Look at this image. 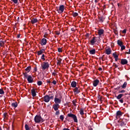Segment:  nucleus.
<instances>
[{
    "mask_svg": "<svg viewBox=\"0 0 130 130\" xmlns=\"http://www.w3.org/2000/svg\"><path fill=\"white\" fill-rule=\"evenodd\" d=\"M50 96V94L49 95H46L44 97V102H46V103H48L49 101H50V100L49 99V96Z\"/></svg>",
    "mask_w": 130,
    "mask_h": 130,
    "instance_id": "nucleus-7",
    "label": "nucleus"
},
{
    "mask_svg": "<svg viewBox=\"0 0 130 130\" xmlns=\"http://www.w3.org/2000/svg\"><path fill=\"white\" fill-rule=\"evenodd\" d=\"M46 43H47V40L45 38H43L40 42V44L42 46L46 45Z\"/></svg>",
    "mask_w": 130,
    "mask_h": 130,
    "instance_id": "nucleus-6",
    "label": "nucleus"
},
{
    "mask_svg": "<svg viewBox=\"0 0 130 130\" xmlns=\"http://www.w3.org/2000/svg\"><path fill=\"white\" fill-rule=\"evenodd\" d=\"M56 11L58 14H62L64 12L65 6L63 5H59V7H56Z\"/></svg>",
    "mask_w": 130,
    "mask_h": 130,
    "instance_id": "nucleus-2",
    "label": "nucleus"
},
{
    "mask_svg": "<svg viewBox=\"0 0 130 130\" xmlns=\"http://www.w3.org/2000/svg\"><path fill=\"white\" fill-rule=\"evenodd\" d=\"M118 58H115V61H117Z\"/></svg>",
    "mask_w": 130,
    "mask_h": 130,
    "instance_id": "nucleus-63",
    "label": "nucleus"
},
{
    "mask_svg": "<svg viewBox=\"0 0 130 130\" xmlns=\"http://www.w3.org/2000/svg\"><path fill=\"white\" fill-rule=\"evenodd\" d=\"M119 102H120V103H123L124 101V99L122 98L120 100H119Z\"/></svg>",
    "mask_w": 130,
    "mask_h": 130,
    "instance_id": "nucleus-40",
    "label": "nucleus"
},
{
    "mask_svg": "<svg viewBox=\"0 0 130 130\" xmlns=\"http://www.w3.org/2000/svg\"><path fill=\"white\" fill-rule=\"evenodd\" d=\"M25 130H30V127H29V125H28L27 124L25 125Z\"/></svg>",
    "mask_w": 130,
    "mask_h": 130,
    "instance_id": "nucleus-33",
    "label": "nucleus"
},
{
    "mask_svg": "<svg viewBox=\"0 0 130 130\" xmlns=\"http://www.w3.org/2000/svg\"><path fill=\"white\" fill-rule=\"evenodd\" d=\"M89 36H90V34H89V33H87L85 35V37H86V38H89Z\"/></svg>",
    "mask_w": 130,
    "mask_h": 130,
    "instance_id": "nucleus-45",
    "label": "nucleus"
},
{
    "mask_svg": "<svg viewBox=\"0 0 130 130\" xmlns=\"http://www.w3.org/2000/svg\"><path fill=\"white\" fill-rule=\"evenodd\" d=\"M42 69L43 70H46L49 68V63L48 62H43L42 64H41Z\"/></svg>",
    "mask_w": 130,
    "mask_h": 130,
    "instance_id": "nucleus-4",
    "label": "nucleus"
},
{
    "mask_svg": "<svg viewBox=\"0 0 130 130\" xmlns=\"http://www.w3.org/2000/svg\"><path fill=\"white\" fill-rule=\"evenodd\" d=\"M114 67H115L116 68L118 67V66L116 65V64L115 63H114Z\"/></svg>",
    "mask_w": 130,
    "mask_h": 130,
    "instance_id": "nucleus-55",
    "label": "nucleus"
},
{
    "mask_svg": "<svg viewBox=\"0 0 130 130\" xmlns=\"http://www.w3.org/2000/svg\"><path fill=\"white\" fill-rule=\"evenodd\" d=\"M0 43L5 45V42L4 41H0Z\"/></svg>",
    "mask_w": 130,
    "mask_h": 130,
    "instance_id": "nucleus-49",
    "label": "nucleus"
},
{
    "mask_svg": "<svg viewBox=\"0 0 130 130\" xmlns=\"http://www.w3.org/2000/svg\"><path fill=\"white\" fill-rule=\"evenodd\" d=\"M12 107H14V108H17V107H18V103H17V102L12 103Z\"/></svg>",
    "mask_w": 130,
    "mask_h": 130,
    "instance_id": "nucleus-23",
    "label": "nucleus"
},
{
    "mask_svg": "<svg viewBox=\"0 0 130 130\" xmlns=\"http://www.w3.org/2000/svg\"><path fill=\"white\" fill-rule=\"evenodd\" d=\"M122 33H123V34H125V33H126V29H125L122 30Z\"/></svg>",
    "mask_w": 130,
    "mask_h": 130,
    "instance_id": "nucleus-46",
    "label": "nucleus"
},
{
    "mask_svg": "<svg viewBox=\"0 0 130 130\" xmlns=\"http://www.w3.org/2000/svg\"><path fill=\"white\" fill-rule=\"evenodd\" d=\"M71 86L72 87V88H76V87L77 86V82L76 81H73L71 83Z\"/></svg>",
    "mask_w": 130,
    "mask_h": 130,
    "instance_id": "nucleus-22",
    "label": "nucleus"
},
{
    "mask_svg": "<svg viewBox=\"0 0 130 130\" xmlns=\"http://www.w3.org/2000/svg\"><path fill=\"white\" fill-rule=\"evenodd\" d=\"M119 89H120V86L117 87V88H116V90H119Z\"/></svg>",
    "mask_w": 130,
    "mask_h": 130,
    "instance_id": "nucleus-56",
    "label": "nucleus"
},
{
    "mask_svg": "<svg viewBox=\"0 0 130 130\" xmlns=\"http://www.w3.org/2000/svg\"><path fill=\"white\" fill-rule=\"evenodd\" d=\"M31 69L32 68L31 66H28L25 69V72L23 73H26V74H28V73H29L30 71H31Z\"/></svg>",
    "mask_w": 130,
    "mask_h": 130,
    "instance_id": "nucleus-17",
    "label": "nucleus"
},
{
    "mask_svg": "<svg viewBox=\"0 0 130 130\" xmlns=\"http://www.w3.org/2000/svg\"><path fill=\"white\" fill-rule=\"evenodd\" d=\"M11 2H13V3H14V4H18V0H11Z\"/></svg>",
    "mask_w": 130,
    "mask_h": 130,
    "instance_id": "nucleus-41",
    "label": "nucleus"
},
{
    "mask_svg": "<svg viewBox=\"0 0 130 130\" xmlns=\"http://www.w3.org/2000/svg\"><path fill=\"white\" fill-rule=\"evenodd\" d=\"M21 35L19 34L17 35V38H20Z\"/></svg>",
    "mask_w": 130,
    "mask_h": 130,
    "instance_id": "nucleus-60",
    "label": "nucleus"
},
{
    "mask_svg": "<svg viewBox=\"0 0 130 130\" xmlns=\"http://www.w3.org/2000/svg\"><path fill=\"white\" fill-rule=\"evenodd\" d=\"M34 72H37V67L34 68Z\"/></svg>",
    "mask_w": 130,
    "mask_h": 130,
    "instance_id": "nucleus-51",
    "label": "nucleus"
},
{
    "mask_svg": "<svg viewBox=\"0 0 130 130\" xmlns=\"http://www.w3.org/2000/svg\"><path fill=\"white\" fill-rule=\"evenodd\" d=\"M125 123H124V120H122V121H120V126H124L125 125Z\"/></svg>",
    "mask_w": 130,
    "mask_h": 130,
    "instance_id": "nucleus-26",
    "label": "nucleus"
},
{
    "mask_svg": "<svg viewBox=\"0 0 130 130\" xmlns=\"http://www.w3.org/2000/svg\"><path fill=\"white\" fill-rule=\"evenodd\" d=\"M117 44H118V45H119V46H121L122 45H123V43L122 41H121L120 40H117Z\"/></svg>",
    "mask_w": 130,
    "mask_h": 130,
    "instance_id": "nucleus-25",
    "label": "nucleus"
},
{
    "mask_svg": "<svg viewBox=\"0 0 130 130\" xmlns=\"http://www.w3.org/2000/svg\"><path fill=\"white\" fill-rule=\"evenodd\" d=\"M44 51H45V50L42 49V50L38 51L37 52L38 55H41L42 53H44Z\"/></svg>",
    "mask_w": 130,
    "mask_h": 130,
    "instance_id": "nucleus-19",
    "label": "nucleus"
},
{
    "mask_svg": "<svg viewBox=\"0 0 130 130\" xmlns=\"http://www.w3.org/2000/svg\"><path fill=\"white\" fill-rule=\"evenodd\" d=\"M127 85V82H125L121 86V87L123 89H125V88H126V86Z\"/></svg>",
    "mask_w": 130,
    "mask_h": 130,
    "instance_id": "nucleus-27",
    "label": "nucleus"
},
{
    "mask_svg": "<svg viewBox=\"0 0 130 130\" xmlns=\"http://www.w3.org/2000/svg\"><path fill=\"white\" fill-rule=\"evenodd\" d=\"M100 83V81L98 79H95L93 81V87H97L98 84Z\"/></svg>",
    "mask_w": 130,
    "mask_h": 130,
    "instance_id": "nucleus-9",
    "label": "nucleus"
},
{
    "mask_svg": "<svg viewBox=\"0 0 130 130\" xmlns=\"http://www.w3.org/2000/svg\"><path fill=\"white\" fill-rule=\"evenodd\" d=\"M98 70H99V71H102V68H99V69H98Z\"/></svg>",
    "mask_w": 130,
    "mask_h": 130,
    "instance_id": "nucleus-58",
    "label": "nucleus"
},
{
    "mask_svg": "<svg viewBox=\"0 0 130 130\" xmlns=\"http://www.w3.org/2000/svg\"><path fill=\"white\" fill-rule=\"evenodd\" d=\"M47 83H48V84H49V85H50L51 82H50V80H48V81H47Z\"/></svg>",
    "mask_w": 130,
    "mask_h": 130,
    "instance_id": "nucleus-57",
    "label": "nucleus"
},
{
    "mask_svg": "<svg viewBox=\"0 0 130 130\" xmlns=\"http://www.w3.org/2000/svg\"><path fill=\"white\" fill-rule=\"evenodd\" d=\"M52 75L53 76H55V75H56V72H55V70H54V72H53V73H52Z\"/></svg>",
    "mask_w": 130,
    "mask_h": 130,
    "instance_id": "nucleus-47",
    "label": "nucleus"
},
{
    "mask_svg": "<svg viewBox=\"0 0 130 130\" xmlns=\"http://www.w3.org/2000/svg\"><path fill=\"white\" fill-rule=\"evenodd\" d=\"M99 22L101 23H103L104 22V20H105V18H104L103 16L100 17L99 18Z\"/></svg>",
    "mask_w": 130,
    "mask_h": 130,
    "instance_id": "nucleus-21",
    "label": "nucleus"
},
{
    "mask_svg": "<svg viewBox=\"0 0 130 130\" xmlns=\"http://www.w3.org/2000/svg\"><path fill=\"white\" fill-rule=\"evenodd\" d=\"M89 53L91 55L95 54V53H96V50L93 49L92 50H89Z\"/></svg>",
    "mask_w": 130,
    "mask_h": 130,
    "instance_id": "nucleus-24",
    "label": "nucleus"
},
{
    "mask_svg": "<svg viewBox=\"0 0 130 130\" xmlns=\"http://www.w3.org/2000/svg\"><path fill=\"white\" fill-rule=\"evenodd\" d=\"M123 96V94H119L117 97V99H118L119 100L121 99V98Z\"/></svg>",
    "mask_w": 130,
    "mask_h": 130,
    "instance_id": "nucleus-31",
    "label": "nucleus"
},
{
    "mask_svg": "<svg viewBox=\"0 0 130 130\" xmlns=\"http://www.w3.org/2000/svg\"><path fill=\"white\" fill-rule=\"evenodd\" d=\"M24 79H27L28 83H31L34 82V78L31 75L27 74V73H23Z\"/></svg>",
    "mask_w": 130,
    "mask_h": 130,
    "instance_id": "nucleus-1",
    "label": "nucleus"
},
{
    "mask_svg": "<svg viewBox=\"0 0 130 130\" xmlns=\"http://www.w3.org/2000/svg\"><path fill=\"white\" fill-rule=\"evenodd\" d=\"M59 108V104H54L52 105V108L54 109L55 111H57L58 110V108Z\"/></svg>",
    "mask_w": 130,
    "mask_h": 130,
    "instance_id": "nucleus-8",
    "label": "nucleus"
},
{
    "mask_svg": "<svg viewBox=\"0 0 130 130\" xmlns=\"http://www.w3.org/2000/svg\"><path fill=\"white\" fill-rule=\"evenodd\" d=\"M99 99H100V100H101L102 99V98L101 97H100V95H99L98 97Z\"/></svg>",
    "mask_w": 130,
    "mask_h": 130,
    "instance_id": "nucleus-62",
    "label": "nucleus"
},
{
    "mask_svg": "<svg viewBox=\"0 0 130 130\" xmlns=\"http://www.w3.org/2000/svg\"><path fill=\"white\" fill-rule=\"evenodd\" d=\"M94 2L95 3V4H97V3H98V0H95Z\"/></svg>",
    "mask_w": 130,
    "mask_h": 130,
    "instance_id": "nucleus-64",
    "label": "nucleus"
},
{
    "mask_svg": "<svg viewBox=\"0 0 130 130\" xmlns=\"http://www.w3.org/2000/svg\"><path fill=\"white\" fill-rule=\"evenodd\" d=\"M38 22V19L37 18H32L31 20V24H35V23H37Z\"/></svg>",
    "mask_w": 130,
    "mask_h": 130,
    "instance_id": "nucleus-20",
    "label": "nucleus"
},
{
    "mask_svg": "<svg viewBox=\"0 0 130 130\" xmlns=\"http://www.w3.org/2000/svg\"><path fill=\"white\" fill-rule=\"evenodd\" d=\"M5 94V91H4V89L3 88L0 89V94L1 95H4Z\"/></svg>",
    "mask_w": 130,
    "mask_h": 130,
    "instance_id": "nucleus-32",
    "label": "nucleus"
},
{
    "mask_svg": "<svg viewBox=\"0 0 130 130\" xmlns=\"http://www.w3.org/2000/svg\"><path fill=\"white\" fill-rule=\"evenodd\" d=\"M125 54H129V52L128 51V52H125Z\"/></svg>",
    "mask_w": 130,
    "mask_h": 130,
    "instance_id": "nucleus-59",
    "label": "nucleus"
},
{
    "mask_svg": "<svg viewBox=\"0 0 130 130\" xmlns=\"http://www.w3.org/2000/svg\"><path fill=\"white\" fill-rule=\"evenodd\" d=\"M67 116L68 117H71V118H72L74 122H78V118H77V116H76V115L72 113H69L68 114Z\"/></svg>",
    "mask_w": 130,
    "mask_h": 130,
    "instance_id": "nucleus-3",
    "label": "nucleus"
},
{
    "mask_svg": "<svg viewBox=\"0 0 130 130\" xmlns=\"http://www.w3.org/2000/svg\"><path fill=\"white\" fill-rule=\"evenodd\" d=\"M58 52H62V50L61 49V48H58Z\"/></svg>",
    "mask_w": 130,
    "mask_h": 130,
    "instance_id": "nucleus-43",
    "label": "nucleus"
},
{
    "mask_svg": "<svg viewBox=\"0 0 130 130\" xmlns=\"http://www.w3.org/2000/svg\"><path fill=\"white\" fill-rule=\"evenodd\" d=\"M121 47V50H124V49H125V46H124V45H122L120 46Z\"/></svg>",
    "mask_w": 130,
    "mask_h": 130,
    "instance_id": "nucleus-39",
    "label": "nucleus"
},
{
    "mask_svg": "<svg viewBox=\"0 0 130 130\" xmlns=\"http://www.w3.org/2000/svg\"><path fill=\"white\" fill-rule=\"evenodd\" d=\"M52 83L54 85H56V81H55V80H53Z\"/></svg>",
    "mask_w": 130,
    "mask_h": 130,
    "instance_id": "nucleus-48",
    "label": "nucleus"
},
{
    "mask_svg": "<svg viewBox=\"0 0 130 130\" xmlns=\"http://www.w3.org/2000/svg\"><path fill=\"white\" fill-rule=\"evenodd\" d=\"M4 45H3V44L0 43V46L1 47H3V46H4Z\"/></svg>",
    "mask_w": 130,
    "mask_h": 130,
    "instance_id": "nucleus-61",
    "label": "nucleus"
},
{
    "mask_svg": "<svg viewBox=\"0 0 130 130\" xmlns=\"http://www.w3.org/2000/svg\"><path fill=\"white\" fill-rule=\"evenodd\" d=\"M96 37H94L92 38L91 40L90 41V44L91 45H94V44L97 41L96 40Z\"/></svg>",
    "mask_w": 130,
    "mask_h": 130,
    "instance_id": "nucleus-13",
    "label": "nucleus"
},
{
    "mask_svg": "<svg viewBox=\"0 0 130 130\" xmlns=\"http://www.w3.org/2000/svg\"><path fill=\"white\" fill-rule=\"evenodd\" d=\"M61 60H62V59L60 58L59 60H58V62L57 63V64H60L61 63Z\"/></svg>",
    "mask_w": 130,
    "mask_h": 130,
    "instance_id": "nucleus-36",
    "label": "nucleus"
},
{
    "mask_svg": "<svg viewBox=\"0 0 130 130\" xmlns=\"http://www.w3.org/2000/svg\"><path fill=\"white\" fill-rule=\"evenodd\" d=\"M60 114V113L58 110L56 111V113H55V115H59Z\"/></svg>",
    "mask_w": 130,
    "mask_h": 130,
    "instance_id": "nucleus-38",
    "label": "nucleus"
},
{
    "mask_svg": "<svg viewBox=\"0 0 130 130\" xmlns=\"http://www.w3.org/2000/svg\"><path fill=\"white\" fill-rule=\"evenodd\" d=\"M37 84L38 86H41V85H42V81H38Z\"/></svg>",
    "mask_w": 130,
    "mask_h": 130,
    "instance_id": "nucleus-35",
    "label": "nucleus"
},
{
    "mask_svg": "<svg viewBox=\"0 0 130 130\" xmlns=\"http://www.w3.org/2000/svg\"><path fill=\"white\" fill-rule=\"evenodd\" d=\"M45 55L43 54L41 57V59H43V60H45Z\"/></svg>",
    "mask_w": 130,
    "mask_h": 130,
    "instance_id": "nucleus-42",
    "label": "nucleus"
},
{
    "mask_svg": "<svg viewBox=\"0 0 130 130\" xmlns=\"http://www.w3.org/2000/svg\"><path fill=\"white\" fill-rule=\"evenodd\" d=\"M125 92V90H121L119 91V93H124Z\"/></svg>",
    "mask_w": 130,
    "mask_h": 130,
    "instance_id": "nucleus-52",
    "label": "nucleus"
},
{
    "mask_svg": "<svg viewBox=\"0 0 130 130\" xmlns=\"http://www.w3.org/2000/svg\"><path fill=\"white\" fill-rule=\"evenodd\" d=\"M52 95H51L50 96H49V99H50H50H53V98H54V96H53V94H51Z\"/></svg>",
    "mask_w": 130,
    "mask_h": 130,
    "instance_id": "nucleus-44",
    "label": "nucleus"
},
{
    "mask_svg": "<svg viewBox=\"0 0 130 130\" xmlns=\"http://www.w3.org/2000/svg\"><path fill=\"white\" fill-rule=\"evenodd\" d=\"M55 104H60L61 103V98H55L54 99Z\"/></svg>",
    "mask_w": 130,
    "mask_h": 130,
    "instance_id": "nucleus-10",
    "label": "nucleus"
},
{
    "mask_svg": "<svg viewBox=\"0 0 130 130\" xmlns=\"http://www.w3.org/2000/svg\"><path fill=\"white\" fill-rule=\"evenodd\" d=\"M79 112L81 115H84V109L81 108Z\"/></svg>",
    "mask_w": 130,
    "mask_h": 130,
    "instance_id": "nucleus-30",
    "label": "nucleus"
},
{
    "mask_svg": "<svg viewBox=\"0 0 130 130\" xmlns=\"http://www.w3.org/2000/svg\"><path fill=\"white\" fill-rule=\"evenodd\" d=\"M35 121L36 123L41 122V121H43V119L41 117V116L36 115L35 117Z\"/></svg>",
    "mask_w": 130,
    "mask_h": 130,
    "instance_id": "nucleus-5",
    "label": "nucleus"
},
{
    "mask_svg": "<svg viewBox=\"0 0 130 130\" xmlns=\"http://www.w3.org/2000/svg\"><path fill=\"white\" fill-rule=\"evenodd\" d=\"M31 93L32 97H35L36 96V89L32 88L31 90Z\"/></svg>",
    "mask_w": 130,
    "mask_h": 130,
    "instance_id": "nucleus-15",
    "label": "nucleus"
},
{
    "mask_svg": "<svg viewBox=\"0 0 130 130\" xmlns=\"http://www.w3.org/2000/svg\"><path fill=\"white\" fill-rule=\"evenodd\" d=\"M60 119H61L62 121L63 120L64 118V116L63 115H61L59 117Z\"/></svg>",
    "mask_w": 130,
    "mask_h": 130,
    "instance_id": "nucleus-37",
    "label": "nucleus"
},
{
    "mask_svg": "<svg viewBox=\"0 0 130 130\" xmlns=\"http://www.w3.org/2000/svg\"><path fill=\"white\" fill-rule=\"evenodd\" d=\"M113 56H114V58H118V55L115 54V53H113Z\"/></svg>",
    "mask_w": 130,
    "mask_h": 130,
    "instance_id": "nucleus-34",
    "label": "nucleus"
},
{
    "mask_svg": "<svg viewBox=\"0 0 130 130\" xmlns=\"http://www.w3.org/2000/svg\"><path fill=\"white\" fill-rule=\"evenodd\" d=\"M73 91L74 92V94L77 95V94H79V93H80V88L76 87L75 88L73 89Z\"/></svg>",
    "mask_w": 130,
    "mask_h": 130,
    "instance_id": "nucleus-11",
    "label": "nucleus"
},
{
    "mask_svg": "<svg viewBox=\"0 0 130 130\" xmlns=\"http://www.w3.org/2000/svg\"><path fill=\"white\" fill-rule=\"evenodd\" d=\"M111 52H112V51L111 50V48H108L106 50L105 53L106 54L109 55V54H111Z\"/></svg>",
    "mask_w": 130,
    "mask_h": 130,
    "instance_id": "nucleus-14",
    "label": "nucleus"
},
{
    "mask_svg": "<svg viewBox=\"0 0 130 130\" xmlns=\"http://www.w3.org/2000/svg\"><path fill=\"white\" fill-rule=\"evenodd\" d=\"M114 33L116 35H117V34H118V32H117V30H114Z\"/></svg>",
    "mask_w": 130,
    "mask_h": 130,
    "instance_id": "nucleus-53",
    "label": "nucleus"
},
{
    "mask_svg": "<svg viewBox=\"0 0 130 130\" xmlns=\"http://www.w3.org/2000/svg\"><path fill=\"white\" fill-rule=\"evenodd\" d=\"M8 116H9L8 115V113H4L3 114V117L4 118V119H7V118H8Z\"/></svg>",
    "mask_w": 130,
    "mask_h": 130,
    "instance_id": "nucleus-28",
    "label": "nucleus"
},
{
    "mask_svg": "<svg viewBox=\"0 0 130 130\" xmlns=\"http://www.w3.org/2000/svg\"><path fill=\"white\" fill-rule=\"evenodd\" d=\"M98 34L99 36H101L103 34H104V29H101L98 30Z\"/></svg>",
    "mask_w": 130,
    "mask_h": 130,
    "instance_id": "nucleus-18",
    "label": "nucleus"
},
{
    "mask_svg": "<svg viewBox=\"0 0 130 130\" xmlns=\"http://www.w3.org/2000/svg\"><path fill=\"white\" fill-rule=\"evenodd\" d=\"M73 104L74 105V106H77V104H76V101H73Z\"/></svg>",
    "mask_w": 130,
    "mask_h": 130,
    "instance_id": "nucleus-50",
    "label": "nucleus"
},
{
    "mask_svg": "<svg viewBox=\"0 0 130 130\" xmlns=\"http://www.w3.org/2000/svg\"><path fill=\"white\" fill-rule=\"evenodd\" d=\"M72 16H73L74 17H78V16H79V14L77 12H73L72 13Z\"/></svg>",
    "mask_w": 130,
    "mask_h": 130,
    "instance_id": "nucleus-29",
    "label": "nucleus"
},
{
    "mask_svg": "<svg viewBox=\"0 0 130 130\" xmlns=\"http://www.w3.org/2000/svg\"><path fill=\"white\" fill-rule=\"evenodd\" d=\"M123 113L121 112L120 111H118L116 112V117H120V116H122Z\"/></svg>",
    "mask_w": 130,
    "mask_h": 130,
    "instance_id": "nucleus-16",
    "label": "nucleus"
},
{
    "mask_svg": "<svg viewBox=\"0 0 130 130\" xmlns=\"http://www.w3.org/2000/svg\"><path fill=\"white\" fill-rule=\"evenodd\" d=\"M127 60L126 59H121V64H122L123 66L124 64H127Z\"/></svg>",
    "mask_w": 130,
    "mask_h": 130,
    "instance_id": "nucleus-12",
    "label": "nucleus"
},
{
    "mask_svg": "<svg viewBox=\"0 0 130 130\" xmlns=\"http://www.w3.org/2000/svg\"><path fill=\"white\" fill-rule=\"evenodd\" d=\"M59 34H60V32H59L58 31H56V35H59Z\"/></svg>",
    "mask_w": 130,
    "mask_h": 130,
    "instance_id": "nucleus-54",
    "label": "nucleus"
}]
</instances>
